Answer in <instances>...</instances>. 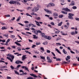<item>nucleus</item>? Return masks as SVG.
Listing matches in <instances>:
<instances>
[{
    "mask_svg": "<svg viewBox=\"0 0 79 79\" xmlns=\"http://www.w3.org/2000/svg\"><path fill=\"white\" fill-rule=\"evenodd\" d=\"M39 10V8L38 7H35L33 9H32V11L33 12H35Z\"/></svg>",
    "mask_w": 79,
    "mask_h": 79,
    "instance_id": "1",
    "label": "nucleus"
},
{
    "mask_svg": "<svg viewBox=\"0 0 79 79\" xmlns=\"http://www.w3.org/2000/svg\"><path fill=\"white\" fill-rule=\"evenodd\" d=\"M47 59L48 60V63H50L51 62H52V60L51 59H50V57L48 56H47Z\"/></svg>",
    "mask_w": 79,
    "mask_h": 79,
    "instance_id": "2",
    "label": "nucleus"
},
{
    "mask_svg": "<svg viewBox=\"0 0 79 79\" xmlns=\"http://www.w3.org/2000/svg\"><path fill=\"white\" fill-rule=\"evenodd\" d=\"M44 37L45 39H48V40H51V39H52V37L50 36H47V35H45L44 36Z\"/></svg>",
    "mask_w": 79,
    "mask_h": 79,
    "instance_id": "3",
    "label": "nucleus"
},
{
    "mask_svg": "<svg viewBox=\"0 0 79 79\" xmlns=\"http://www.w3.org/2000/svg\"><path fill=\"white\" fill-rule=\"evenodd\" d=\"M63 10H64V11H67V12H69L71 11V10H69V9H68V8L66 7L65 8H64L63 9Z\"/></svg>",
    "mask_w": 79,
    "mask_h": 79,
    "instance_id": "4",
    "label": "nucleus"
},
{
    "mask_svg": "<svg viewBox=\"0 0 79 79\" xmlns=\"http://www.w3.org/2000/svg\"><path fill=\"white\" fill-rule=\"evenodd\" d=\"M9 3L10 4H15V5H16V2L13 0H11L9 2Z\"/></svg>",
    "mask_w": 79,
    "mask_h": 79,
    "instance_id": "5",
    "label": "nucleus"
},
{
    "mask_svg": "<svg viewBox=\"0 0 79 79\" xmlns=\"http://www.w3.org/2000/svg\"><path fill=\"white\" fill-rule=\"evenodd\" d=\"M15 63L16 64H19L20 63L21 64H23V62L21 61V60H18L15 62Z\"/></svg>",
    "mask_w": 79,
    "mask_h": 79,
    "instance_id": "6",
    "label": "nucleus"
},
{
    "mask_svg": "<svg viewBox=\"0 0 79 79\" xmlns=\"http://www.w3.org/2000/svg\"><path fill=\"white\" fill-rule=\"evenodd\" d=\"M26 56H27L26 55H24L22 56V61H24V60L26 59V58H27L26 57Z\"/></svg>",
    "mask_w": 79,
    "mask_h": 79,
    "instance_id": "7",
    "label": "nucleus"
},
{
    "mask_svg": "<svg viewBox=\"0 0 79 79\" xmlns=\"http://www.w3.org/2000/svg\"><path fill=\"white\" fill-rule=\"evenodd\" d=\"M75 5V4H74V2L73 1H72L71 2V3L69 5V6H74Z\"/></svg>",
    "mask_w": 79,
    "mask_h": 79,
    "instance_id": "8",
    "label": "nucleus"
},
{
    "mask_svg": "<svg viewBox=\"0 0 79 79\" xmlns=\"http://www.w3.org/2000/svg\"><path fill=\"white\" fill-rule=\"evenodd\" d=\"M30 76H31L33 77H36L37 78L38 77L36 76V75H35V74H34L33 73H32V74H30Z\"/></svg>",
    "mask_w": 79,
    "mask_h": 79,
    "instance_id": "9",
    "label": "nucleus"
},
{
    "mask_svg": "<svg viewBox=\"0 0 79 79\" xmlns=\"http://www.w3.org/2000/svg\"><path fill=\"white\" fill-rule=\"evenodd\" d=\"M49 5H50V6H55V5L52 2L49 3Z\"/></svg>",
    "mask_w": 79,
    "mask_h": 79,
    "instance_id": "10",
    "label": "nucleus"
},
{
    "mask_svg": "<svg viewBox=\"0 0 79 79\" xmlns=\"http://www.w3.org/2000/svg\"><path fill=\"white\" fill-rule=\"evenodd\" d=\"M35 22L36 23V24L37 26H40L41 25L39 24V22L38 21L35 20Z\"/></svg>",
    "mask_w": 79,
    "mask_h": 79,
    "instance_id": "11",
    "label": "nucleus"
},
{
    "mask_svg": "<svg viewBox=\"0 0 79 79\" xmlns=\"http://www.w3.org/2000/svg\"><path fill=\"white\" fill-rule=\"evenodd\" d=\"M68 18L69 19H74V18H73V17L71 15H69L68 16Z\"/></svg>",
    "mask_w": 79,
    "mask_h": 79,
    "instance_id": "12",
    "label": "nucleus"
},
{
    "mask_svg": "<svg viewBox=\"0 0 79 79\" xmlns=\"http://www.w3.org/2000/svg\"><path fill=\"white\" fill-rule=\"evenodd\" d=\"M53 16H58V14L55 12L53 13Z\"/></svg>",
    "mask_w": 79,
    "mask_h": 79,
    "instance_id": "13",
    "label": "nucleus"
},
{
    "mask_svg": "<svg viewBox=\"0 0 79 79\" xmlns=\"http://www.w3.org/2000/svg\"><path fill=\"white\" fill-rule=\"evenodd\" d=\"M21 16H19L16 20L17 22H18V21L21 19Z\"/></svg>",
    "mask_w": 79,
    "mask_h": 79,
    "instance_id": "14",
    "label": "nucleus"
},
{
    "mask_svg": "<svg viewBox=\"0 0 79 79\" xmlns=\"http://www.w3.org/2000/svg\"><path fill=\"white\" fill-rule=\"evenodd\" d=\"M10 56V57H11L12 60H13V59L15 58V56L12 55H11H11H10V56Z\"/></svg>",
    "mask_w": 79,
    "mask_h": 79,
    "instance_id": "15",
    "label": "nucleus"
},
{
    "mask_svg": "<svg viewBox=\"0 0 79 79\" xmlns=\"http://www.w3.org/2000/svg\"><path fill=\"white\" fill-rule=\"evenodd\" d=\"M41 35H42V37H44V36H45V34L44 33H41Z\"/></svg>",
    "mask_w": 79,
    "mask_h": 79,
    "instance_id": "16",
    "label": "nucleus"
},
{
    "mask_svg": "<svg viewBox=\"0 0 79 79\" xmlns=\"http://www.w3.org/2000/svg\"><path fill=\"white\" fill-rule=\"evenodd\" d=\"M60 33H61L62 35H68V34H64V33L62 31H61Z\"/></svg>",
    "mask_w": 79,
    "mask_h": 79,
    "instance_id": "17",
    "label": "nucleus"
},
{
    "mask_svg": "<svg viewBox=\"0 0 79 79\" xmlns=\"http://www.w3.org/2000/svg\"><path fill=\"white\" fill-rule=\"evenodd\" d=\"M15 44H16V45H19V46H21V45L19 43H18L17 42H15Z\"/></svg>",
    "mask_w": 79,
    "mask_h": 79,
    "instance_id": "18",
    "label": "nucleus"
},
{
    "mask_svg": "<svg viewBox=\"0 0 79 79\" xmlns=\"http://www.w3.org/2000/svg\"><path fill=\"white\" fill-rule=\"evenodd\" d=\"M61 12L62 13H63V14H64L65 15H67V14H68V13L67 12H65L64 11H61Z\"/></svg>",
    "mask_w": 79,
    "mask_h": 79,
    "instance_id": "19",
    "label": "nucleus"
},
{
    "mask_svg": "<svg viewBox=\"0 0 79 79\" xmlns=\"http://www.w3.org/2000/svg\"><path fill=\"white\" fill-rule=\"evenodd\" d=\"M33 36H34L33 38L35 39H37V38H38V37L36 36V35H33Z\"/></svg>",
    "mask_w": 79,
    "mask_h": 79,
    "instance_id": "20",
    "label": "nucleus"
},
{
    "mask_svg": "<svg viewBox=\"0 0 79 79\" xmlns=\"http://www.w3.org/2000/svg\"><path fill=\"white\" fill-rule=\"evenodd\" d=\"M63 52L64 54H67V52L65 51V49H63Z\"/></svg>",
    "mask_w": 79,
    "mask_h": 79,
    "instance_id": "21",
    "label": "nucleus"
},
{
    "mask_svg": "<svg viewBox=\"0 0 79 79\" xmlns=\"http://www.w3.org/2000/svg\"><path fill=\"white\" fill-rule=\"evenodd\" d=\"M6 58L7 59H8L9 60H10L11 62H12V61H13V60H11V59L10 57H6Z\"/></svg>",
    "mask_w": 79,
    "mask_h": 79,
    "instance_id": "22",
    "label": "nucleus"
},
{
    "mask_svg": "<svg viewBox=\"0 0 79 79\" xmlns=\"http://www.w3.org/2000/svg\"><path fill=\"white\" fill-rule=\"evenodd\" d=\"M62 24H63V22H61L60 23H58V26H61L62 25Z\"/></svg>",
    "mask_w": 79,
    "mask_h": 79,
    "instance_id": "23",
    "label": "nucleus"
},
{
    "mask_svg": "<svg viewBox=\"0 0 79 79\" xmlns=\"http://www.w3.org/2000/svg\"><path fill=\"white\" fill-rule=\"evenodd\" d=\"M34 33L36 34V35H38V33L37 32V30L34 31Z\"/></svg>",
    "mask_w": 79,
    "mask_h": 79,
    "instance_id": "24",
    "label": "nucleus"
},
{
    "mask_svg": "<svg viewBox=\"0 0 79 79\" xmlns=\"http://www.w3.org/2000/svg\"><path fill=\"white\" fill-rule=\"evenodd\" d=\"M40 57L41 59L44 60V61H45V57L42 56H40Z\"/></svg>",
    "mask_w": 79,
    "mask_h": 79,
    "instance_id": "25",
    "label": "nucleus"
},
{
    "mask_svg": "<svg viewBox=\"0 0 79 79\" xmlns=\"http://www.w3.org/2000/svg\"><path fill=\"white\" fill-rule=\"evenodd\" d=\"M63 17V15H60L59 16V18H62Z\"/></svg>",
    "mask_w": 79,
    "mask_h": 79,
    "instance_id": "26",
    "label": "nucleus"
},
{
    "mask_svg": "<svg viewBox=\"0 0 79 79\" xmlns=\"http://www.w3.org/2000/svg\"><path fill=\"white\" fill-rule=\"evenodd\" d=\"M25 70H26V71H28V72H29V70H28V68H27V67H26V66H25Z\"/></svg>",
    "mask_w": 79,
    "mask_h": 79,
    "instance_id": "27",
    "label": "nucleus"
},
{
    "mask_svg": "<svg viewBox=\"0 0 79 79\" xmlns=\"http://www.w3.org/2000/svg\"><path fill=\"white\" fill-rule=\"evenodd\" d=\"M47 44H48V42H47V41H46L45 42H44L43 43V45H47Z\"/></svg>",
    "mask_w": 79,
    "mask_h": 79,
    "instance_id": "28",
    "label": "nucleus"
},
{
    "mask_svg": "<svg viewBox=\"0 0 79 79\" xmlns=\"http://www.w3.org/2000/svg\"><path fill=\"white\" fill-rule=\"evenodd\" d=\"M14 71H15V73L16 74H18V75H19V73L17 72V71L15 70Z\"/></svg>",
    "mask_w": 79,
    "mask_h": 79,
    "instance_id": "29",
    "label": "nucleus"
},
{
    "mask_svg": "<svg viewBox=\"0 0 79 79\" xmlns=\"http://www.w3.org/2000/svg\"><path fill=\"white\" fill-rule=\"evenodd\" d=\"M7 28H6L5 27H3L2 28V30H4V29H7Z\"/></svg>",
    "mask_w": 79,
    "mask_h": 79,
    "instance_id": "30",
    "label": "nucleus"
},
{
    "mask_svg": "<svg viewBox=\"0 0 79 79\" xmlns=\"http://www.w3.org/2000/svg\"><path fill=\"white\" fill-rule=\"evenodd\" d=\"M69 15L70 16H73L74 15L73 14L69 13Z\"/></svg>",
    "mask_w": 79,
    "mask_h": 79,
    "instance_id": "31",
    "label": "nucleus"
},
{
    "mask_svg": "<svg viewBox=\"0 0 79 79\" xmlns=\"http://www.w3.org/2000/svg\"><path fill=\"white\" fill-rule=\"evenodd\" d=\"M27 79H35V78H33V77H28L27 78Z\"/></svg>",
    "mask_w": 79,
    "mask_h": 79,
    "instance_id": "32",
    "label": "nucleus"
},
{
    "mask_svg": "<svg viewBox=\"0 0 79 79\" xmlns=\"http://www.w3.org/2000/svg\"><path fill=\"white\" fill-rule=\"evenodd\" d=\"M71 35H76V33L74 31H73L72 32H71Z\"/></svg>",
    "mask_w": 79,
    "mask_h": 79,
    "instance_id": "33",
    "label": "nucleus"
},
{
    "mask_svg": "<svg viewBox=\"0 0 79 79\" xmlns=\"http://www.w3.org/2000/svg\"><path fill=\"white\" fill-rule=\"evenodd\" d=\"M70 58H71V56H67V59H68V60H70Z\"/></svg>",
    "mask_w": 79,
    "mask_h": 79,
    "instance_id": "34",
    "label": "nucleus"
},
{
    "mask_svg": "<svg viewBox=\"0 0 79 79\" xmlns=\"http://www.w3.org/2000/svg\"><path fill=\"white\" fill-rule=\"evenodd\" d=\"M56 60L57 61H61V59L60 58H57L56 59Z\"/></svg>",
    "mask_w": 79,
    "mask_h": 79,
    "instance_id": "35",
    "label": "nucleus"
},
{
    "mask_svg": "<svg viewBox=\"0 0 79 79\" xmlns=\"http://www.w3.org/2000/svg\"><path fill=\"white\" fill-rule=\"evenodd\" d=\"M72 8L74 10H75V9H77V7H76V6H74Z\"/></svg>",
    "mask_w": 79,
    "mask_h": 79,
    "instance_id": "36",
    "label": "nucleus"
},
{
    "mask_svg": "<svg viewBox=\"0 0 79 79\" xmlns=\"http://www.w3.org/2000/svg\"><path fill=\"white\" fill-rule=\"evenodd\" d=\"M61 38L58 37V38H57L56 39V41H58V40H61Z\"/></svg>",
    "mask_w": 79,
    "mask_h": 79,
    "instance_id": "37",
    "label": "nucleus"
},
{
    "mask_svg": "<svg viewBox=\"0 0 79 79\" xmlns=\"http://www.w3.org/2000/svg\"><path fill=\"white\" fill-rule=\"evenodd\" d=\"M37 32L38 33H39L40 34H41L42 33V31L39 30H37Z\"/></svg>",
    "mask_w": 79,
    "mask_h": 79,
    "instance_id": "38",
    "label": "nucleus"
},
{
    "mask_svg": "<svg viewBox=\"0 0 79 79\" xmlns=\"http://www.w3.org/2000/svg\"><path fill=\"white\" fill-rule=\"evenodd\" d=\"M40 50H41L43 52H44V48L42 47L40 48Z\"/></svg>",
    "mask_w": 79,
    "mask_h": 79,
    "instance_id": "39",
    "label": "nucleus"
},
{
    "mask_svg": "<svg viewBox=\"0 0 79 79\" xmlns=\"http://www.w3.org/2000/svg\"><path fill=\"white\" fill-rule=\"evenodd\" d=\"M31 0H23L24 3H27V1H30Z\"/></svg>",
    "mask_w": 79,
    "mask_h": 79,
    "instance_id": "40",
    "label": "nucleus"
},
{
    "mask_svg": "<svg viewBox=\"0 0 79 79\" xmlns=\"http://www.w3.org/2000/svg\"><path fill=\"white\" fill-rule=\"evenodd\" d=\"M5 16L6 17H10V16H10V15H5Z\"/></svg>",
    "mask_w": 79,
    "mask_h": 79,
    "instance_id": "41",
    "label": "nucleus"
},
{
    "mask_svg": "<svg viewBox=\"0 0 79 79\" xmlns=\"http://www.w3.org/2000/svg\"><path fill=\"white\" fill-rule=\"evenodd\" d=\"M11 38H13V39H15V35H11L10 36Z\"/></svg>",
    "mask_w": 79,
    "mask_h": 79,
    "instance_id": "42",
    "label": "nucleus"
},
{
    "mask_svg": "<svg viewBox=\"0 0 79 79\" xmlns=\"http://www.w3.org/2000/svg\"><path fill=\"white\" fill-rule=\"evenodd\" d=\"M60 2L62 3H64V0H60Z\"/></svg>",
    "mask_w": 79,
    "mask_h": 79,
    "instance_id": "43",
    "label": "nucleus"
},
{
    "mask_svg": "<svg viewBox=\"0 0 79 79\" xmlns=\"http://www.w3.org/2000/svg\"><path fill=\"white\" fill-rule=\"evenodd\" d=\"M10 67L11 68V69H15V68L13 67V66L12 65L10 66Z\"/></svg>",
    "mask_w": 79,
    "mask_h": 79,
    "instance_id": "44",
    "label": "nucleus"
},
{
    "mask_svg": "<svg viewBox=\"0 0 79 79\" xmlns=\"http://www.w3.org/2000/svg\"><path fill=\"white\" fill-rule=\"evenodd\" d=\"M51 24V25H52V26H55V23H54V22H51L50 23Z\"/></svg>",
    "mask_w": 79,
    "mask_h": 79,
    "instance_id": "45",
    "label": "nucleus"
},
{
    "mask_svg": "<svg viewBox=\"0 0 79 79\" xmlns=\"http://www.w3.org/2000/svg\"><path fill=\"white\" fill-rule=\"evenodd\" d=\"M62 63H63V64H68V63L67 62H66L65 61H64Z\"/></svg>",
    "mask_w": 79,
    "mask_h": 79,
    "instance_id": "46",
    "label": "nucleus"
},
{
    "mask_svg": "<svg viewBox=\"0 0 79 79\" xmlns=\"http://www.w3.org/2000/svg\"><path fill=\"white\" fill-rule=\"evenodd\" d=\"M34 52H35V53H37V54H39V52H38L37 51H35Z\"/></svg>",
    "mask_w": 79,
    "mask_h": 79,
    "instance_id": "47",
    "label": "nucleus"
},
{
    "mask_svg": "<svg viewBox=\"0 0 79 79\" xmlns=\"http://www.w3.org/2000/svg\"><path fill=\"white\" fill-rule=\"evenodd\" d=\"M66 61H67V62H69V63H70L71 61H70V60H69L67 59V58H66Z\"/></svg>",
    "mask_w": 79,
    "mask_h": 79,
    "instance_id": "48",
    "label": "nucleus"
},
{
    "mask_svg": "<svg viewBox=\"0 0 79 79\" xmlns=\"http://www.w3.org/2000/svg\"><path fill=\"white\" fill-rule=\"evenodd\" d=\"M32 24H32V23H31L30 24H29L28 25V26H29L28 27H31V26H32Z\"/></svg>",
    "mask_w": 79,
    "mask_h": 79,
    "instance_id": "49",
    "label": "nucleus"
},
{
    "mask_svg": "<svg viewBox=\"0 0 79 79\" xmlns=\"http://www.w3.org/2000/svg\"><path fill=\"white\" fill-rule=\"evenodd\" d=\"M60 32V31H56L55 32V34H58V33H59V32Z\"/></svg>",
    "mask_w": 79,
    "mask_h": 79,
    "instance_id": "50",
    "label": "nucleus"
},
{
    "mask_svg": "<svg viewBox=\"0 0 79 79\" xmlns=\"http://www.w3.org/2000/svg\"><path fill=\"white\" fill-rule=\"evenodd\" d=\"M3 35L4 36H5L6 37H8V35L5 34V35Z\"/></svg>",
    "mask_w": 79,
    "mask_h": 79,
    "instance_id": "51",
    "label": "nucleus"
},
{
    "mask_svg": "<svg viewBox=\"0 0 79 79\" xmlns=\"http://www.w3.org/2000/svg\"><path fill=\"white\" fill-rule=\"evenodd\" d=\"M36 45H40V43H36Z\"/></svg>",
    "mask_w": 79,
    "mask_h": 79,
    "instance_id": "52",
    "label": "nucleus"
},
{
    "mask_svg": "<svg viewBox=\"0 0 79 79\" xmlns=\"http://www.w3.org/2000/svg\"><path fill=\"white\" fill-rule=\"evenodd\" d=\"M37 7H38L39 8H40V7H41V6L39 5V4H37Z\"/></svg>",
    "mask_w": 79,
    "mask_h": 79,
    "instance_id": "53",
    "label": "nucleus"
},
{
    "mask_svg": "<svg viewBox=\"0 0 79 79\" xmlns=\"http://www.w3.org/2000/svg\"><path fill=\"white\" fill-rule=\"evenodd\" d=\"M24 23H26V24H27V23H29V22L28 21H24Z\"/></svg>",
    "mask_w": 79,
    "mask_h": 79,
    "instance_id": "54",
    "label": "nucleus"
},
{
    "mask_svg": "<svg viewBox=\"0 0 79 79\" xmlns=\"http://www.w3.org/2000/svg\"><path fill=\"white\" fill-rule=\"evenodd\" d=\"M51 53L54 56H55V53H53V52H52Z\"/></svg>",
    "mask_w": 79,
    "mask_h": 79,
    "instance_id": "55",
    "label": "nucleus"
},
{
    "mask_svg": "<svg viewBox=\"0 0 79 79\" xmlns=\"http://www.w3.org/2000/svg\"><path fill=\"white\" fill-rule=\"evenodd\" d=\"M11 78L10 77H9L8 76L7 77V79H11Z\"/></svg>",
    "mask_w": 79,
    "mask_h": 79,
    "instance_id": "56",
    "label": "nucleus"
},
{
    "mask_svg": "<svg viewBox=\"0 0 79 79\" xmlns=\"http://www.w3.org/2000/svg\"><path fill=\"white\" fill-rule=\"evenodd\" d=\"M20 66H21V65H18L16 67V68H19V67H20Z\"/></svg>",
    "mask_w": 79,
    "mask_h": 79,
    "instance_id": "57",
    "label": "nucleus"
},
{
    "mask_svg": "<svg viewBox=\"0 0 79 79\" xmlns=\"http://www.w3.org/2000/svg\"><path fill=\"white\" fill-rule=\"evenodd\" d=\"M70 52L71 53H72L73 54H75V52H73V51H71Z\"/></svg>",
    "mask_w": 79,
    "mask_h": 79,
    "instance_id": "58",
    "label": "nucleus"
},
{
    "mask_svg": "<svg viewBox=\"0 0 79 79\" xmlns=\"http://www.w3.org/2000/svg\"><path fill=\"white\" fill-rule=\"evenodd\" d=\"M47 53H50V51L49 50H47Z\"/></svg>",
    "mask_w": 79,
    "mask_h": 79,
    "instance_id": "59",
    "label": "nucleus"
},
{
    "mask_svg": "<svg viewBox=\"0 0 79 79\" xmlns=\"http://www.w3.org/2000/svg\"><path fill=\"white\" fill-rule=\"evenodd\" d=\"M51 6H50V5L49 4V3L48 4V5H47V7H50Z\"/></svg>",
    "mask_w": 79,
    "mask_h": 79,
    "instance_id": "60",
    "label": "nucleus"
},
{
    "mask_svg": "<svg viewBox=\"0 0 79 79\" xmlns=\"http://www.w3.org/2000/svg\"><path fill=\"white\" fill-rule=\"evenodd\" d=\"M27 8L28 10H30V9L31 10V7H28Z\"/></svg>",
    "mask_w": 79,
    "mask_h": 79,
    "instance_id": "61",
    "label": "nucleus"
},
{
    "mask_svg": "<svg viewBox=\"0 0 79 79\" xmlns=\"http://www.w3.org/2000/svg\"><path fill=\"white\" fill-rule=\"evenodd\" d=\"M35 47H36V45H33L31 47L32 48H34Z\"/></svg>",
    "mask_w": 79,
    "mask_h": 79,
    "instance_id": "62",
    "label": "nucleus"
},
{
    "mask_svg": "<svg viewBox=\"0 0 79 79\" xmlns=\"http://www.w3.org/2000/svg\"><path fill=\"white\" fill-rule=\"evenodd\" d=\"M17 4L18 5H21V3H19V2H17Z\"/></svg>",
    "mask_w": 79,
    "mask_h": 79,
    "instance_id": "63",
    "label": "nucleus"
},
{
    "mask_svg": "<svg viewBox=\"0 0 79 79\" xmlns=\"http://www.w3.org/2000/svg\"><path fill=\"white\" fill-rule=\"evenodd\" d=\"M75 19L76 20V21H79V18H76Z\"/></svg>",
    "mask_w": 79,
    "mask_h": 79,
    "instance_id": "64",
    "label": "nucleus"
}]
</instances>
